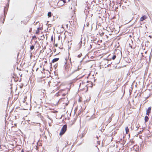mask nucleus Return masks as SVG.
<instances>
[{"label": "nucleus", "instance_id": "11", "mask_svg": "<svg viewBox=\"0 0 152 152\" xmlns=\"http://www.w3.org/2000/svg\"><path fill=\"white\" fill-rule=\"evenodd\" d=\"M51 12H49L48 14V17H50L51 16Z\"/></svg>", "mask_w": 152, "mask_h": 152}, {"label": "nucleus", "instance_id": "32", "mask_svg": "<svg viewBox=\"0 0 152 152\" xmlns=\"http://www.w3.org/2000/svg\"><path fill=\"white\" fill-rule=\"evenodd\" d=\"M89 25V23H86V25L87 26H88V25Z\"/></svg>", "mask_w": 152, "mask_h": 152}, {"label": "nucleus", "instance_id": "50", "mask_svg": "<svg viewBox=\"0 0 152 152\" xmlns=\"http://www.w3.org/2000/svg\"><path fill=\"white\" fill-rule=\"evenodd\" d=\"M96 127V125H95V127Z\"/></svg>", "mask_w": 152, "mask_h": 152}, {"label": "nucleus", "instance_id": "17", "mask_svg": "<svg viewBox=\"0 0 152 152\" xmlns=\"http://www.w3.org/2000/svg\"><path fill=\"white\" fill-rule=\"evenodd\" d=\"M116 56L115 55H113V57H112V59L113 60H114L116 58Z\"/></svg>", "mask_w": 152, "mask_h": 152}, {"label": "nucleus", "instance_id": "5", "mask_svg": "<svg viewBox=\"0 0 152 152\" xmlns=\"http://www.w3.org/2000/svg\"><path fill=\"white\" fill-rule=\"evenodd\" d=\"M108 82H109V83H113V85H114L115 84V83H116V81L114 80H109Z\"/></svg>", "mask_w": 152, "mask_h": 152}, {"label": "nucleus", "instance_id": "27", "mask_svg": "<svg viewBox=\"0 0 152 152\" xmlns=\"http://www.w3.org/2000/svg\"><path fill=\"white\" fill-rule=\"evenodd\" d=\"M112 63V62H111L110 63H109L107 65V67H109L111 64Z\"/></svg>", "mask_w": 152, "mask_h": 152}, {"label": "nucleus", "instance_id": "7", "mask_svg": "<svg viewBox=\"0 0 152 152\" xmlns=\"http://www.w3.org/2000/svg\"><path fill=\"white\" fill-rule=\"evenodd\" d=\"M148 116L149 115H146L145 117V118H144V120H145V122H147L148 120H149V118H148Z\"/></svg>", "mask_w": 152, "mask_h": 152}, {"label": "nucleus", "instance_id": "53", "mask_svg": "<svg viewBox=\"0 0 152 152\" xmlns=\"http://www.w3.org/2000/svg\"><path fill=\"white\" fill-rule=\"evenodd\" d=\"M117 88H116V89H115V90H116V89H117Z\"/></svg>", "mask_w": 152, "mask_h": 152}, {"label": "nucleus", "instance_id": "16", "mask_svg": "<svg viewBox=\"0 0 152 152\" xmlns=\"http://www.w3.org/2000/svg\"><path fill=\"white\" fill-rule=\"evenodd\" d=\"M9 3H10L9 2H7V4L6 5V6H5V7H7L9 8Z\"/></svg>", "mask_w": 152, "mask_h": 152}, {"label": "nucleus", "instance_id": "25", "mask_svg": "<svg viewBox=\"0 0 152 152\" xmlns=\"http://www.w3.org/2000/svg\"><path fill=\"white\" fill-rule=\"evenodd\" d=\"M58 4L60 5V6H62V5L63 4V3H60V4Z\"/></svg>", "mask_w": 152, "mask_h": 152}, {"label": "nucleus", "instance_id": "37", "mask_svg": "<svg viewBox=\"0 0 152 152\" xmlns=\"http://www.w3.org/2000/svg\"><path fill=\"white\" fill-rule=\"evenodd\" d=\"M150 55H151V54H150V57H149V59L150 60L151 59V58L150 57Z\"/></svg>", "mask_w": 152, "mask_h": 152}, {"label": "nucleus", "instance_id": "8", "mask_svg": "<svg viewBox=\"0 0 152 152\" xmlns=\"http://www.w3.org/2000/svg\"><path fill=\"white\" fill-rule=\"evenodd\" d=\"M65 2H66V0H62L61 1H59L58 2V4H59L60 3H63V4L62 5H63Z\"/></svg>", "mask_w": 152, "mask_h": 152}, {"label": "nucleus", "instance_id": "19", "mask_svg": "<svg viewBox=\"0 0 152 152\" xmlns=\"http://www.w3.org/2000/svg\"><path fill=\"white\" fill-rule=\"evenodd\" d=\"M45 38V36L44 35H43L41 36V38L40 39L43 40Z\"/></svg>", "mask_w": 152, "mask_h": 152}, {"label": "nucleus", "instance_id": "22", "mask_svg": "<svg viewBox=\"0 0 152 152\" xmlns=\"http://www.w3.org/2000/svg\"><path fill=\"white\" fill-rule=\"evenodd\" d=\"M120 140L121 142H122V143H124V140H123L122 138H121Z\"/></svg>", "mask_w": 152, "mask_h": 152}, {"label": "nucleus", "instance_id": "34", "mask_svg": "<svg viewBox=\"0 0 152 152\" xmlns=\"http://www.w3.org/2000/svg\"><path fill=\"white\" fill-rule=\"evenodd\" d=\"M141 95V94H139V96H138V97H140Z\"/></svg>", "mask_w": 152, "mask_h": 152}, {"label": "nucleus", "instance_id": "55", "mask_svg": "<svg viewBox=\"0 0 152 152\" xmlns=\"http://www.w3.org/2000/svg\"><path fill=\"white\" fill-rule=\"evenodd\" d=\"M38 39H39V40H40V39H39V38H38Z\"/></svg>", "mask_w": 152, "mask_h": 152}, {"label": "nucleus", "instance_id": "4", "mask_svg": "<svg viewBox=\"0 0 152 152\" xmlns=\"http://www.w3.org/2000/svg\"><path fill=\"white\" fill-rule=\"evenodd\" d=\"M147 18V17L146 15H144L142 16L140 19V21H142L145 19H146Z\"/></svg>", "mask_w": 152, "mask_h": 152}, {"label": "nucleus", "instance_id": "52", "mask_svg": "<svg viewBox=\"0 0 152 152\" xmlns=\"http://www.w3.org/2000/svg\"><path fill=\"white\" fill-rule=\"evenodd\" d=\"M141 54H143V53H141Z\"/></svg>", "mask_w": 152, "mask_h": 152}, {"label": "nucleus", "instance_id": "47", "mask_svg": "<svg viewBox=\"0 0 152 152\" xmlns=\"http://www.w3.org/2000/svg\"><path fill=\"white\" fill-rule=\"evenodd\" d=\"M70 1V0H68V2H69Z\"/></svg>", "mask_w": 152, "mask_h": 152}, {"label": "nucleus", "instance_id": "24", "mask_svg": "<svg viewBox=\"0 0 152 152\" xmlns=\"http://www.w3.org/2000/svg\"><path fill=\"white\" fill-rule=\"evenodd\" d=\"M51 41H53V36H52L51 37Z\"/></svg>", "mask_w": 152, "mask_h": 152}, {"label": "nucleus", "instance_id": "2", "mask_svg": "<svg viewBox=\"0 0 152 152\" xmlns=\"http://www.w3.org/2000/svg\"><path fill=\"white\" fill-rule=\"evenodd\" d=\"M8 8L7 7H4V18L3 19V21L2 22V24H3L4 23V21L5 20L6 15L8 9Z\"/></svg>", "mask_w": 152, "mask_h": 152}, {"label": "nucleus", "instance_id": "21", "mask_svg": "<svg viewBox=\"0 0 152 152\" xmlns=\"http://www.w3.org/2000/svg\"><path fill=\"white\" fill-rule=\"evenodd\" d=\"M82 55V54L81 53H80V54L78 55V56H77V57L78 58H80V57H81V56Z\"/></svg>", "mask_w": 152, "mask_h": 152}, {"label": "nucleus", "instance_id": "10", "mask_svg": "<svg viewBox=\"0 0 152 152\" xmlns=\"http://www.w3.org/2000/svg\"><path fill=\"white\" fill-rule=\"evenodd\" d=\"M39 28L40 29V27H39L37 28V30L36 31V32H35L36 34H38L39 33Z\"/></svg>", "mask_w": 152, "mask_h": 152}, {"label": "nucleus", "instance_id": "40", "mask_svg": "<svg viewBox=\"0 0 152 152\" xmlns=\"http://www.w3.org/2000/svg\"><path fill=\"white\" fill-rule=\"evenodd\" d=\"M51 26V25H50V24H49L48 25V26Z\"/></svg>", "mask_w": 152, "mask_h": 152}, {"label": "nucleus", "instance_id": "44", "mask_svg": "<svg viewBox=\"0 0 152 152\" xmlns=\"http://www.w3.org/2000/svg\"><path fill=\"white\" fill-rule=\"evenodd\" d=\"M147 53V51H145V53Z\"/></svg>", "mask_w": 152, "mask_h": 152}, {"label": "nucleus", "instance_id": "23", "mask_svg": "<svg viewBox=\"0 0 152 152\" xmlns=\"http://www.w3.org/2000/svg\"><path fill=\"white\" fill-rule=\"evenodd\" d=\"M53 69L52 67V64H50V70L51 71L52 70V69Z\"/></svg>", "mask_w": 152, "mask_h": 152}, {"label": "nucleus", "instance_id": "43", "mask_svg": "<svg viewBox=\"0 0 152 152\" xmlns=\"http://www.w3.org/2000/svg\"><path fill=\"white\" fill-rule=\"evenodd\" d=\"M135 47H134V48H132V49H135Z\"/></svg>", "mask_w": 152, "mask_h": 152}, {"label": "nucleus", "instance_id": "28", "mask_svg": "<svg viewBox=\"0 0 152 152\" xmlns=\"http://www.w3.org/2000/svg\"><path fill=\"white\" fill-rule=\"evenodd\" d=\"M86 11L87 12V10H86V9L85 10H84V12H85V13L86 14H87V13H86Z\"/></svg>", "mask_w": 152, "mask_h": 152}, {"label": "nucleus", "instance_id": "3", "mask_svg": "<svg viewBox=\"0 0 152 152\" xmlns=\"http://www.w3.org/2000/svg\"><path fill=\"white\" fill-rule=\"evenodd\" d=\"M151 107H149L148 109H146V115H149V113H151Z\"/></svg>", "mask_w": 152, "mask_h": 152}, {"label": "nucleus", "instance_id": "6", "mask_svg": "<svg viewBox=\"0 0 152 152\" xmlns=\"http://www.w3.org/2000/svg\"><path fill=\"white\" fill-rule=\"evenodd\" d=\"M59 58H55L52 60L51 63H50V64H51V63L56 62L57 61L59 60Z\"/></svg>", "mask_w": 152, "mask_h": 152}, {"label": "nucleus", "instance_id": "12", "mask_svg": "<svg viewBox=\"0 0 152 152\" xmlns=\"http://www.w3.org/2000/svg\"><path fill=\"white\" fill-rule=\"evenodd\" d=\"M78 69H76L75 70L73 71L70 75H69L68 77L70 76L72 74H73L75 72L77 71Z\"/></svg>", "mask_w": 152, "mask_h": 152}, {"label": "nucleus", "instance_id": "39", "mask_svg": "<svg viewBox=\"0 0 152 152\" xmlns=\"http://www.w3.org/2000/svg\"><path fill=\"white\" fill-rule=\"evenodd\" d=\"M51 26V25H50V24H49L48 25V26Z\"/></svg>", "mask_w": 152, "mask_h": 152}, {"label": "nucleus", "instance_id": "26", "mask_svg": "<svg viewBox=\"0 0 152 152\" xmlns=\"http://www.w3.org/2000/svg\"><path fill=\"white\" fill-rule=\"evenodd\" d=\"M31 31H32V28H30V30H29V32H31Z\"/></svg>", "mask_w": 152, "mask_h": 152}, {"label": "nucleus", "instance_id": "48", "mask_svg": "<svg viewBox=\"0 0 152 152\" xmlns=\"http://www.w3.org/2000/svg\"><path fill=\"white\" fill-rule=\"evenodd\" d=\"M67 104H67V103H66V105H67Z\"/></svg>", "mask_w": 152, "mask_h": 152}, {"label": "nucleus", "instance_id": "35", "mask_svg": "<svg viewBox=\"0 0 152 152\" xmlns=\"http://www.w3.org/2000/svg\"><path fill=\"white\" fill-rule=\"evenodd\" d=\"M21 152H25L23 150H22L21 151Z\"/></svg>", "mask_w": 152, "mask_h": 152}, {"label": "nucleus", "instance_id": "51", "mask_svg": "<svg viewBox=\"0 0 152 152\" xmlns=\"http://www.w3.org/2000/svg\"><path fill=\"white\" fill-rule=\"evenodd\" d=\"M45 138H46V136H45Z\"/></svg>", "mask_w": 152, "mask_h": 152}, {"label": "nucleus", "instance_id": "49", "mask_svg": "<svg viewBox=\"0 0 152 152\" xmlns=\"http://www.w3.org/2000/svg\"><path fill=\"white\" fill-rule=\"evenodd\" d=\"M15 126H16V124H15Z\"/></svg>", "mask_w": 152, "mask_h": 152}, {"label": "nucleus", "instance_id": "38", "mask_svg": "<svg viewBox=\"0 0 152 152\" xmlns=\"http://www.w3.org/2000/svg\"><path fill=\"white\" fill-rule=\"evenodd\" d=\"M10 0H7V2H10Z\"/></svg>", "mask_w": 152, "mask_h": 152}, {"label": "nucleus", "instance_id": "42", "mask_svg": "<svg viewBox=\"0 0 152 152\" xmlns=\"http://www.w3.org/2000/svg\"><path fill=\"white\" fill-rule=\"evenodd\" d=\"M85 58V57L83 58L82 60H83Z\"/></svg>", "mask_w": 152, "mask_h": 152}, {"label": "nucleus", "instance_id": "30", "mask_svg": "<svg viewBox=\"0 0 152 152\" xmlns=\"http://www.w3.org/2000/svg\"><path fill=\"white\" fill-rule=\"evenodd\" d=\"M125 142H126V140H124V143H121V144H123V145H124V143H125Z\"/></svg>", "mask_w": 152, "mask_h": 152}, {"label": "nucleus", "instance_id": "41", "mask_svg": "<svg viewBox=\"0 0 152 152\" xmlns=\"http://www.w3.org/2000/svg\"><path fill=\"white\" fill-rule=\"evenodd\" d=\"M38 69V68H37V69L36 70V71H37V69Z\"/></svg>", "mask_w": 152, "mask_h": 152}, {"label": "nucleus", "instance_id": "1", "mask_svg": "<svg viewBox=\"0 0 152 152\" xmlns=\"http://www.w3.org/2000/svg\"><path fill=\"white\" fill-rule=\"evenodd\" d=\"M67 129V125L66 124H65L63 126L60 132L59 133V135L60 136L62 135L66 132Z\"/></svg>", "mask_w": 152, "mask_h": 152}, {"label": "nucleus", "instance_id": "9", "mask_svg": "<svg viewBox=\"0 0 152 152\" xmlns=\"http://www.w3.org/2000/svg\"><path fill=\"white\" fill-rule=\"evenodd\" d=\"M125 131H126V134H127L129 132V128H128V126H126L125 127Z\"/></svg>", "mask_w": 152, "mask_h": 152}, {"label": "nucleus", "instance_id": "14", "mask_svg": "<svg viewBox=\"0 0 152 152\" xmlns=\"http://www.w3.org/2000/svg\"><path fill=\"white\" fill-rule=\"evenodd\" d=\"M81 39H82V38ZM82 44V40H80V42L79 43V45L80 48L81 47Z\"/></svg>", "mask_w": 152, "mask_h": 152}, {"label": "nucleus", "instance_id": "20", "mask_svg": "<svg viewBox=\"0 0 152 152\" xmlns=\"http://www.w3.org/2000/svg\"><path fill=\"white\" fill-rule=\"evenodd\" d=\"M34 38H37L36 36L35 35H34L32 37V39H34Z\"/></svg>", "mask_w": 152, "mask_h": 152}, {"label": "nucleus", "instance_id": "18", "mask_svg": "<svg viewBox=\"0 0 152 152\" xmlns=\"http://www.w3.org/2000/svg\"><path fill=\"white\" fill-rule=\"evenodd\" d=\"M58 66L57 64H56L53 66L54 68H55V69H56V68Z\"/></svg>", "mask_w": 152, "mask_h": 152}, {"label": "nucleus", "instance_id": "15", "mask_svg": "<svg viewBox=\"0 0 152 152\" xmlns=\"http://www.w3.org/2000/svg\"><path fill=\"white\" fill-rule=\"evenodd\" d=\"M64 67L65 69H67L69 67V66L68 65H65L64 66Z\"/></svg>", "mask_w": 152, "mask_h": 152}, {"label": "nucleus", "instance_id": "36", "mask_svg": "<svg viewBox=\"0 0 152 152\" xmlns=\"http://www.w3.org/2000/svg\"><path fill=\"white\" fill-rule=\"evenodd\" d=\"M149 37L150 38H152V36L151 35H149Z\"/></svg>", "mask_w": 152, "mask_h": 152}, {"label": "nucleus", "instance_id": "13", "mask_svg": "<svg viewBox=\"0 0 152 152\" xmlns=\"http://www.w3.org/2000/svg\"><path fill=\"white\" fill-rule=\"evenodd\" d=\"M34 48V46L33 45H32L31 46H30V48L31 50H32Z\"/></svg>", "mask_w": 152, "mask_h": 152}, {"label": "nucleus", "instance_id": "29", "mask_svg": "<svg viewBox=\"0 0 152 152\" xmlns=\"http://www.w3.org/2000/svg\"><path fill=\"white\" fill-rule=\"evenodd\" d=\"M84 134H82L81 138L83 137H84Z\"/></svg>", "mask_w": 152, "mask_h": 152}, {"label": "nucleus", "instance_id": "45", "mask_svg": "<svg viewBox=\"0 0 152 152\" xmlns=\"http://www.w3.org/2000/svg\"><path fill=\"white\" fill-rule=\"evenodd\" d=\"M45 70V69L44 68L43 69V71H44V70Z\"/></svg>", "mask_w": 152, "mask_h": 152}, {"label": "nucleus", "instance_id": "54", "mask_svg": "<svg viewBox=\"0 0 152 152\" xmlns=\"http://www.w3.org/2000/svg\"><path fill=\"white\" fill-rule=\"evenodd\" d=\"M22 21H21V23H22Z\"/></svg>", "mask_w": 152, "mask_h": 152}, {"label": "nucleus", "instance_id": "33", "mask_svg": "<svg viewBox=\"0 0 152 152\" xmlns=\"http://www.w3.org/2000/svg\"><path fill=\"white\" fill-rule=\"evenodd\" d=\"M129 47L131 48H132V46L131 45H129Z\"/></svg>", "mask_w": 152, "mask_h": 152}, {"label": "nucleus", "instance_id": "46", "mask_svg": "<svg viewBox=\"0 0 152 152\" xmlns=\"http://www.w3.org/2000/svg\"><path fill=\"white\" fill-rule=\"evenodd\" d=\"M83 60H82L80 61V62H82V61Z\"/></svg>", "mask_w": 152, "mask_h": 152}, {"label": "nucleus", "instance_id": "31", "mask_svg": "<svg viewBox=\"0 0 152 152\" xmlns=\"http://www.w3.org/2000/svg\"><path fill=\"white\" fill-rule=\"evenodd\" d=\"M56 51V49H53V52H55Z\"/></svg>", "mask_w": 152, "mask_h": 152}]
</instances>
